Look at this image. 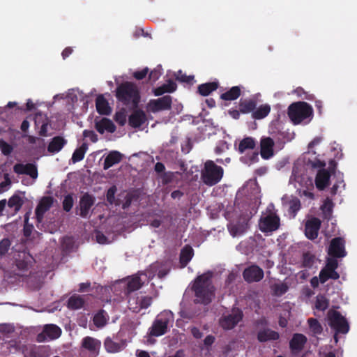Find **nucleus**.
<instances>
[{
    "instance_id": "47",
    "label": "nucleus",
    "mask_w": 357,
    "mask_h": 357,
    "mask_svg": "<svg viewBox=\"0 0 357 357\" xmlns=\"http://www.w3.org/2000/svg\"><path fill=\"white\" fill-rule=\"evenodd\" d=\"M127 114L124 109H122L115 114L114 119L116 123L121 126H123L126 122Z\"/></svg>"
},
{
    "instance_id": "32",
    "label": "nucleus",
    "mask_w": 357,
    "mask_h": 357,
    "mask_svg": "<svg viewBox=\"0 0 357 357\" xmlns=\"http://www.w3.org/2000/svg\"><path fill=\"white\" fill-rule=\"evenodd\" d=\"M271 112V106L268 104L260 105L252 113L253 118L261 119L265 118Z\"/></svg>"
},
{
    "instance_id": "59",
    "label": "nucleus",
    "mask_w": 357,
    "mask_h": 357,
    "mask_svg": "<svg viewBox=\"0 0 357 357\" xmlns=\"http://www.w3.org/2000/svg\"><path fill=\"white\" fill-rule=\"evenodd\" d=\"M321 142V137L314 138L308 145L309 151L316 145L319 144Z\"/></svg>"
},
{
    "instance_id": "62",
    "label": "nucleus",
    "mask_w": 357,
    "mask_h": 357,
    "mask_svg": "<svg viewBox=\"0 0 357 357\" xmlns=\"http://www.w3.org/2000/svg\"><path fill=\"white\" fill-rule=\"evenodd\" d=\"M155 169L157 172H162L165 170V166L160 162L156 163Z\"/></svg>"
},
{
    "instance_id": "5",
    "label": "nucleus",
    "mask_w": 357,
    "mask_h": 357,
    "mask_svg": "<svg viewBox=\"0 0 357 357\" xmlns=\"http://www.w3.org/2000/svg\"><path fill=\"white\" fill-rule=\"evenodd\" d=\"M312 114L311 107L303 102L293 103L288 109L289 116L295 124L300 123L304 119L310 117Z\"/></svg>"
},
{
    "instance_id": "8",
    "label": "nucleus",
    "mask_w": 357,
    "mask_h": 357,
    "mask_svg": "<svg viewBox=\"0 0 357 357\" xmlns=\"http://www.w3.org/2000/svg\"><path fill=\"white\" fill-rule=\"evenodd\" d=\"M243 313L239 309H233L231 312L224 315L220 319V325L225 330H230L241 321Z\"/></svg>"
},
{
    "instance_id": "21",
    "label": "nucleus",
    "mask_w": 357,
    "mask_h": 357,
    "mask_svg": "<svg viewBox=\"0 0 357 357\" xmlns=\"http://www.w3.org/2000/svg\"><path fill=\"white\" fill-rule=\"evenodd\" d=\"M330 174L326 169L319 170L315 178L316 187L320 190H324L329 185Z\"/></svg>"
},
{
    "instance_id": "24",
    "label": "nucleus",
    "mask_w": 357,
    "mask_h": 357,
    "mask_svg": "<svg viewBox=\"0 0 357 357\" xmlns=\"http://www.w3.org/2000/svg\"><path fill=\"white\" fill-rule=\"evenodd\" d=\"M146 121V116L143 111L137 110L134 112L129 118V124L134 128L142 126Z\"/></svg>"
},
{
    "instance_id": "38",
    "label": "nucleus",
    "mask_w": 357,
    "mask_h": 357,
    "mask_svg": "<svg viewBox=\"0 0 357 357\" xmlns=\"http://www.w3.org/2000/svg\"><path fill=\"white\" fill-rule=\"evenodd\" d=\"M241 94V89L238 86H234L229 91L222 93L221 98L226 100H234L237 99Z\"/></svg>"
},
{
    "instance_id": "45",
    "label": "nucleus",
    "mask_w": 357,
    "mask_h": 357,
    "mask_svg": "<svg viewBox=\"0 0 357 357\" xmlns=\"http://www.w3.org/2000/svg\"><path fill=\"white\" fill-rule=\"evenodd\" d=\"M86 149L84 146L77 149L73 154L72 160L73 163L82 160L85 154Z\"/></svg>"
},
{
    "instance_id": "42",
    "label": "nucleus",
    "mask_w": 357,
    "mask_h": 357,
    "mask_svg": "<svg viewBox=\"0 0 357 357\" xmlns=\"http://www.w3.org/2000/svg\"><path fill=\"white\" fill-rule=\"evenodd\" d=\"M255 108V102L251 100H245L241 102L240 110L243 113H249Z\"/></svg>"
},
{
    "instance_id": "16",
    "label": "nucleus",
    "mask_w": 357,
    "mask_h": 357,
    "mask_svg": "<svg viewBox=\"0 0 357 357\" xmlns=\"http://www.w3.org/2000/svg\"><path fill=\"white\" fill-rule=\"evenodd\" d=\"M243 277L248 282H257L263 278L264 272L259 267L252 266L244 271Z\"/></svg>"
},
{
    "instance_id": "29",
    "label": "nucleus",
    "mask_w": 357,
    "mask_h": 357,
    "mask_svg": "<svg viewBox=\"0 0 357 357\" xmlns=\"http://www.w3.org/2000/svg\"><path fill=\"white\" fill-rule=\"evenodd\" d=\"M247 228L248 222L246 221H243V222L237 224H230L228 227L230 234L234 237L244 233L246 231Z\"/></svg>"
},
{
    "instance_id": "51",
    "label": "nucleus",
    "mask_w": 357,
    "mask_h": 357,
    "mask_svg": "<svg viewBox=\"0 0 357 357\" xmlns=\"http://www.w3.org/2000/svg\"><path fill=\"white\" fill-rule=\"evenodd\" d=\"M10 247V241L8 239H3L0 243V255H4Z\"/></svg>"
},
{
    "instance_id": "1",
    "label": "nucleus",
    "mask_w": 357,
    "mask_h": 357,
    "mask_svg": "<svg viewBox=\"0 0 357 357\" xmlns=\"http://www.w3.org/2000/svg\"><path fill=\"white\" fill-rule=\"evenodd\" d=\"M211 274L208 273L199 276L195 280L193 289L197 302L208 303L214 297V288L211 284Z\"/></svg>"
},
{
    "instance_id": "55",
    "label": "nucleus",
    "mask_w": 357,
    "mask_h": 357,
    "mask_svg": "<svg viewBox=\"0 0 357 357\" xmlns=\"http://www.w3.org/2000/svg\"><path fill=\"white\" fill-rule=\"evenodd\" d=\"M148 73V69L144 68L141 71H137L134 73V77L137 79H143Z\"/></svg>"
},
{
    "instance_id": "63",
    "label": "nucleus",
    "mask_w": 357,
    "mask_h": 357,
    "mask_svg": "<svg viewBox=\"0 0 357 357\" xmlns=\"http://www.w3.org/2000/svg\"><path fill=\"white\" fill-rule=\"evenodd\" d=\"M72 52H73V50L70 47L66 48L62 52L63 57L64 59L66 58L72 53Z\"/></svg>"
},
{
    "instance_id": "43",
    "label": "nucleus",
    "mask_w": 357,
    "mask_h": 357,
    "mask_svg": "<svg viewBox=\"0 0 357 357\" xmlns=\"http://www.w3.org/2000/svg\"><path fill=\"white\" fill-rule=\"evenodd\" d=\"M22 199L18 195L11 197L8 202V206L13 208L15 211H18L22 204Z\"/></svg>"
},
{
    "instance_id": "31",
    "label": "nucleus",
    "mask_w": 357,
    "mask_h": 357,
    "mask_svg": "<svg viewBox=\"0 0 357 357\" xmlns=\"http://www.w3.org/2000/svg\"><path fill=\"white\" fill-rule=\"evenodd\" d=\"M66 144V141L61 137L53 138L48 146V151L52 153L59 152Z\"/></svg>"
},
{
    "instance_id": "56",
    "label": "nucleus",
    "mask_w": 357,
    "mask_h": 357,
    "mask_svg": "<svg viewBox=\"0 0 357 357\" xmlns=\"http://www.w3.org/2000/svg\"><path fill=\"white\" fill-rule=\"evenodd\" d=\"M176 79L181 82H190V80L193 79V77H187L186 75H183L182 73L180 71L178 73V75H176Z\"/></svg>"
},
{
    "instance_id": "35",
    "label": "nucleus",
    "mask_w": 357,
    "mask_h": 357,
    "mask_svg": "<svg viewBox=\"0 0 357 357\" xmlns=\"http://www.w3.org/2000/svg\"><path fill=\"white\" fill-rule=\"evenodd\" d=\"M176 84L172 82L169 81L167 84H164L162 86L158 87L154 90V94L155 96H160L163 94L164 93H171L176 90Z\"/></svg>"
},
{
    "instance_id": "40",
    "label": "nucleus",
    "mask_w": 357,
    "mask_h": 357,
    "mask_svg": "<svg viewBox=\"0 0 357 357\" xmlns=\"http://www.w3.org/2000/svg\"><path fill=\"white\" fill-rule=\"evenodd\" d=\"M108 320V316L104 311L97 313L93 317V323L98 328L103 327Z\"/></svg>"
},
{
    "instance_id": "12",
    "label": "nucleus",
    "mask_w": 357,
    "mask_h": 357,
    "mask_svg": "<svg viewBox=\"0 0 357 357\" xmlns=\"http://www.w3.org/2000/svg\"><path fill=\"white\" fill-rule=\"evenodd\" d=\"M328 253L336 257H343L346 255L344 241L342 238H335L331 242Z\"/></svg>"
},
{
    "instance_id": "30",
    "label": "nucleus",
    "mask_w": 357,
    "mask_h": 357,
    "mask_svg": "<svg viewBox=\"0 0 357 357\" xmlns=\"http://www.w3.org/2000/svg\"><path fill=\"white\" fill-rule=\"evenodd\" d=\"M35 124L37 127L40 126V135L45 136L47 130L48 121L45 115L37 114L35 116Z\"/></svg>"
},
{
    "instance_id": "6",
    "label": "nucleus",
    "mask_w": 357,
    "mask_h": 357,
    "mask_svg": "<svg viewBox=\"0 0 357 357\" xmlns=\"http://www.w3.org/2000/svg\"><path fill=\"white\" fill-rule=\"evenodd\" d=\"M328 317L329 325L334 328L336 333H347L349 331V325L347 321L339 312L330 310Z\"/></svg>"
},
{
    "instance_id": "39",
    "label": "nucleus",
    "mask_w": 357,
    "mask_h": 357,
    "mask_svg": "<svg viewBox=\"0 0 357 357\" xmlns=\"http://www.w3.org/2000/svg\"><path fill=\"white\" fill-rule=\"evenodd\" d=\"M84 305V300L80 296H72L68 302V307L73 310L81 308Z\"/></svg>"
},
{
    "instance_id": "22",
    "label": "nucleus",
    "mask_w": 357,
    "mask_h": 357,
    "mask_svg": "<svg viewBox=\"0 0 357 357\" xmlns=\"http://www.w3.org/2000/svg\"><path fill=\"white\" fill-rule=\"evenodd\" d=\"M96 128L100 133H104L105 132H114L116 130V127L113 122L106 118H102L96 123Z\"/></svg>"
},
{
    "instance_id": "61",
    "label": "nucleus",
    "mask_w": 357,
    "mask_h": 357,
    "mask_svg": "<svg viewBox=\"0 0 357 357\" xmlns=\"http://www.w3.org/2000/svg\"><path fill=\"white\" fill-rule=\"evenodd\" d=\"M214 337L211 335H208L207 336L205 339H204V344L206 346H209V345H211L213 342H214Z\"/></svg>"
},
{
    "instance_id": "2",
    "label": "nucleus",
    "mask_w": 357,
    "mask_h": 357,
    "mask_svg": "<svg viewBox=\"0 0 357 357\" xmlns=\"http://www.w3.org/2000/svg\"><path fill=\"white\" fill-rule=\"evenodd\" d=\"M173 314L170 311H164L156 317L152 326L149 328L147 342L153 344L152 337H158L164 335L167 331L169 326L173 322Z\"/></svg>"
},
{
    "instance_id": "15",
    "label": "nucleus",
    "mask_w": 357,
    "mask_h": 357,
    "mask_svg": "<svg viewBox=\"0 0 357 357\" xmlns=\"http://www.w3.org/2000/svg\"><path fill=\"white\" fill-rule=\"evenodd\" d=\"M151 303V298L149 296H139L129 301V307L135 312H139L142 309L148 307Z\"/></svg>"
},
{
    "instance_id": "60",
    "label": "nucleus",
    "mask_w": 357,
    "mask_h": 357,
    "mask_svg": "<svg viewBox=\"0 0 357 357\" xmlns=\"http://www.w3.org/2000/svg\"><path fill=\"white\" fill-rule=\"evenodd\" d=\"M191 331H192V333L193 336L195 338H200L202 336V333L197 328H192Z\"/></svg>"
},
{
    "instance_id": "48",
    "label": "nucleus",
    "mask_w": 357,
    "mask_h": 357,
    "mask_svg": "<svg viewBox=\"0 0 357 357\" xmlns=\"http://www.w3.org/2000/svg\"><path fill=\"white\" fill-rule=\"evenodd\" d=\"M333 207V204L332 201L327 198L321 206V210L323 211L324 215L326 218H329V215L331 213L332 209Z\"/></svg>"
},
{
    "instance_id": "9",
    "label": "nucleus",
    "mask_w": 357,
    "mask_h": 357,
    "mask_svg": "<svg viewBox=\"0 0 357 357\" xmlns=\"http://www.w3.org/2000/svg\"><path fill=\"white\" fill-rule=\"evenodd\" d=\"M171 105L172 98L169 96H165L158 99L151 100L146 105V110L155 113L162 110L169 109Z\"/></svg>"
},
{
    "instance_id": "58",
    "label": "nucleus",
    "mask_w": 357,
    "mask_h": 357,
    "mask_svg": "<svg viewBox=\"0 0 357 357\" xmlns=\"http://www.w3.org/2000/svg\"><path fill=\"white\" fill-rule=\"evenodd\" d=\"M227 145L225 142H221L218 146L215 147V152L217 153H220L221 152L224 151L225 150L227 149Z\"/></svg>"
},
{
    "instance_id": "11",
    "label": "nucleus",
    "mask_w": 357,
    "mask_h": 357,
    "mask_svg": "<svg viewBox=\"0 0 357 357\" xmlns=\"http://www.w3.org/2000/svg\"><path fill=\"white\" fill-rule=\"evenodd\" d=\"M61 333V330L54 324H47L45 326L43 333L37 337L38 342L52 340L58 338Z\"/></svg>"
},
{
    "instance_id": "13",
    "label": "nucleus",
    "mask_w": 357,
    "mask_h": 357,
    "mask_svg": "<svg viewBox=\"0 0 357 357\" xmlns=\"http://www.w3.org/2000/svg\"><path fill=\"white\" fill-rule=\"evenodd\" d=\"M14 171L15 173L19 174H25L29 175L33 181H34L38 177V171L36 166L31 163L27 164H16L14 166ZM33 182H31L33 183Z\"/></svg>"
},
{
    "instance_id": "46",
    "label": "nucleus",
    "mask_w": 357,
    "mask_h": 357,
    "mask_svg": "<svg viewBox=\"0 0 357 357\" xmlns=\"http://www.w3.org/2000/svg\"><path fill=\"white\" fill-rule=\"evenodd\" d=\"M328 306V300L323 296H318L317 297L315 307L319 310H324Z\"/></svg>"
},
{
    "instance_id": "26",
    "label": "nucleus",
    "mask_w": 357,
    "mask_h": 357,
    "mask_svg": "<svg viewBox=\"0 0 357 357\" xmlns=\"http://www.w3.org/2000/svg\"><path fill=\"white\" fill-rule=\"evenodd\" d=\"M279 338V334L268 328H264L258 332V340L260 342H266L268 340H275Z\"/></svg>"
},
{
    "instance_id": "23",
    "label": "nucleus",
    "mask_w": 357,
    "mask_h": 357,
    "mask_svg": "<svg viewBox=\"0 0 357 357\" xmlns=\"http://www.w3.org/2000/svg\"><path fill=\"white\" fill-rule=\"evenodd\" d=\"M94 203V199L92 196L86 194L80 200V215L85 218L89 213V209Z\"/></svg>"
},
{
    "instance_id": "28",
    "label": "nucleus",
    "mask_w": 357,
    "mask_h": 357,
    "mask_svg": "<svg viewBox=\"0 0 357 357\" xmlns=\"http://www.w3.org/2000/svg\"><path fill=\"white\" fill-rule=\"evenodd\" d=\"M306 342V337L302 334H295L291 342L290 347L293 351H300Z\"/></svg>"
},
{
    "instance_id": "10",
    "label": "nucleus",
    "mask_w": 357,
    "mask_h": 357,
    "mask_svg": "<svg viewBox=\"0 0 357 357\" xmlns=\"http://www.w3.org/2000/svg\"><path fill=\"white\" fill-rule=\"evenodd\" d=\"M337 267V261L333 258H328L326 266L319 274V280L321 283L325 282L329 278L337 279L339 274L335 271Z\"/></svg>"
},
{
    "instance_id": "14",
    "label": "nucleus",
    "mask_w": 357,
    "mask_h": 357,
    "mask_svg": "<svg viewBox=\"0 0 357 357\" xmlns=\"http://www.w3.org/2000/svg\"><path fill=\"white\" fill-rule=\"evenodd\" d=\"M274 142L268 137H263L260 142V153L264 159H269L274 155Z\"/></svg>"
},
{
    "instance_id": "17",
    "label": "nucleus",
    "mask_w": 357,
    "mask_h": 357,
    "mask_svg": "<svg viewBox=\"0 0 357 357\" xmlns=\"http://www.w3.org/2000/svg\"><path fill=\"white\" fill-rule=\"evenodd\" d=\"M321 222L318 218H313L307 220L305 223V233L307 238L314 239L318 236V231L320 227Z\"/></svg>"
},
{
    "instance_id": "33",
    "label": "nucleus",
    "mask_w": 357,
    "mask_h": 357,
    "mask_svg": "<svg viewBox=\"0 0 357 357\" xmlns=\"http://www.w3.org/2000/svg\"><path fill=\"white\" fill-rule=\"evenodd\" d=\"M193 254V249L190 246L186 245L182 249L180 261L183 266H185L191 260Z\"/></svg>"
},
{
    "instance_id": "36",
    "label": "nucleus",
    "mask_w": 357,
    "mask_h": 357,
    "mask_svg": "<svg viewBox=\"0 0 357 357\" xmlns=\"http://www.w3.org/2000/svg\"><path fill=\"white\" fill-rule=\"evenodd\" d=\"M105 347L108 352L114 353L123 349V348L124 347V344L116 343L113 342L111 339L107 338L105 342Z\"/></svg>"
},
{
    "instance_id": "49",
    "label": "nucleus",
    "mask_w": 357,
    "mask_h": 357,
    "mask_svg": "<svg viewBox=\"0 0 357 357\" xmlns=\"http://www.w3.org/2000/svg\"><path fill=\"white\" fill-rule=\"evenodd\" d=\"M300 209V202L297 199H292L289 202V211L292 213V216H295V213Z\"/></svg>"
},
{
    "instance_id": "54",
    "label": "nucleus",
    "mask_w": 357,
    "mask_h": 357,
    "mask_svg": "<svg viewBox=\"0 0 357 357\" xmlns=\"http://www.w3.org/2000/svg\"><path fill=\"white\" fill-rule=\"evenodd\" d=\"M96 237L97 242L100 244H106L110 242L107 239L106 236L104 234H101L100 232H98L96 234Z\"/></svg>"
},
{
    "instance_id": "27",
    "label": "nucleus",
    "mask_w": 357,
    "mask_h": 357,
    "mask_svg": "<svg viewBox=\"0 0 357 357\" xmlns=\"http://www.w3.org/2000/svg\"><path fill=\"white\" fill-rule=\"evenodd\" d=\"M122 158V155L118 151H112L105 158L104 169H107L115 164L119 163Z\"/></svg>"
},
{
    "instance_id": "37",
    "label": "nucleus",
    "mask_w": 357,
    "mask_h": 357,
    "mask_svg": "<svg viewBox=\"0 0 357 357\" xmlns=\"http://www.w3.org/2000/svg\"><path fill=\"white\" fill-rule=\"evenodd\" d=\"M217 87L218 84L215 82L206 83L201 84L198 88V91L202 96H206L215 91Z\"/></svg>"
},
{
    "instance_id": "18",
    "label": "nucleus",
    "mask_w": 357,
    "mask_h": 357,
    "mask_svg": "<svg viewBox=\"0 0 357 357\" xmlns=\"http://www.w3.org/2000/svg\"><path fill=\"white\" fill-rule=\"evenodd\" d=\"M146 274L140 273L139 275H133L128 278L126 280L127 289L129 291H135L141 287L142 284L145 282Z\"/></svg>"
},
{
    "instance_id": "3",
    "label": "nucleus",
    "mask_w": 357,
    "mask_h": 357,
    "mask_svg": "<svg viewBox=\"0 0 357 357\" xmlns=\"http://www.w3.org/2000/svg\"><path fill=\"white\" fill-rule=\"evenodd\" d=\"M116 96L119 100L127 105L132 104L135 106L139 100L138 89L130 82L121 84L116 89Z\"/></svg>"
},
{
    "instance_id": "41",
    "label": "nucleus",
    "mask_w": 357,
    "mask_h": 357,
    "mask_svg": "<svg viewBox=\"0 0 357 357\" xmlns=\"http://www.w3.org/2000/svg\"><path fill=\"white\" fill-rule=\"evenodd\" d=\"M271 289L275 296H281L288 290V286L284 282H277L272 285Z\"/></svg>"
},
{
    "instance_id": "64",
    "label": "nucleus",
    "mask_w": 357,
    "mask_h": 357,
    "mask_svg": "<svg viewBox=\"0 0 357 357\" xmlns=\"http://www.w3.org/2000/svg\"><path fill=\"white\" fill-rule=\"evenodd\" d=\"M137 357H150L149 353L145 351H137Z\"/></svg>"
},
{
    "instance_id": "20",
    "label": "nucleus",
    "mask_w": 357,
    "mask_h": 357,
    "mask_svg": "<svg viewBox=\"0 0 357 357\" xmlns=\"http://www.w3.org/2000/svg\"><path fill=\"white\" fill-rule=\"evenodd\" d=\"M82 345L84 349L96 355L100 350L101 342L93 337H86L82 340Z\"/></svg>"
},
{
    "instance_id": "52",
    "label": "nucleus",
    "mask_w": 357,
    "mask_h": 357,
    "mask_svg": "<svg viewBox=\"0 0 357 357\" xmlns=\"http://www.w3.org/2000/svg\"><path fill=\"white\" fill-rule=\"evenodd\" d=\"M116 191V187L113 186L110 188L107 193V199L110 204L114 203V195Z\"/></svg>"
},
{
    "instance_id": "4",
    "label": "nucleus",
    "mask_w": 357,
    "mask_h": 357,
    "mask_svg": "<svg viewBox=\"0 0 357 357\" xmlns=\"http://www.w3.org/2000/svg\"><path fill=\"white\" fill-rule=\"evenodd\" d=\"M223 176V169L216 165L213 161L208 160L204 164V168L202 171V179L208 185H213L218 183Z\"/></svg>"
},
{
    "instance_id": "57",
    "label": "nucleus",
    "mask_w": 357,
    "mask_h": 357,
    "mask_svg": "<svg viewBox=\"0 0 357 357\" xmlns=\"http://www.w3.org/2000/svg\"><path fill=\"white\" fill-rule=\"evenodd\" d=\"M10 180L9 179L8 176H6L5 177V181L1 183V188L2 191L6 190L9 186L10 185Z\"/></svg>"
},
{
    "instance_id": "50",
    "label": "nucleus",
    "mask_w": 357,
    "mask_h": 357,
    "mask_svg": "<svg viewBox=\"0 0 357 357\" xmlns=\"http://www.w3.org/2000/svg\"><path fill=\"white\" fill-rule=\"evenodd\" d=\"M73 198L71 195H67L64 197L63 206L65 211H69L73 206Z\"/></svg>"
},
{
    "instance_id": "44",
    "label": "nucleus",
    "mask_w": 357,
    "mask_h": 357,
    "mask_svg": "<svg viewBox=\"0 0 357 357\" xmlns=\"http://www.w3.org/2000/svg\"><path fill=\"white\" fill-rule=\"evenodd\" d=\"M308 324L310 326V329L313 334L317 335L321 333L322 327L317 319L312 318L309 319Z\"/></svg>"
},
{
    "instance_id": "7",
    "label": "nucleus",
    "mask_w": 357,
    "mask_h": 357,
    "mask_svg": "<svg viewBox=\"0 0 357 357\" xmlns=\"http://www.w3.org/2000/svg\"><path fill=\"white\" fill-rule=\"evenodd\" d=\"M280 226L279 218L273 213L264 214L259 222V227L262 232H272L277 230Z\"/></svg>"
},
{
    "instance_id": "25",
    "label": "nucleus",
    "mask_w": 357,
    "mask_h": 357,
    "mask_svg": "<svg viewBox=\"0 0 357 357\" xmlns=\"http://www.w3.org/2000/svg\"><path fill=\"white\" fill-rule=\"evenodd\" d=\"M96 105V109L100 114L107 115L112 112V109L109 106L107 100L102 95H100L97 97Z\"/></svg>"
},
{
    "instance_id": "53",
    "label": "nucleus",
    "mask_w": 357,
    "mask_h": 357,
    "mask_svg": "<svg viewBox=\"0 0 357 357\" xmlns=\"http://www.w3.org/2000/svg\"><path fill=\"white\" fill-rule=\"evenodd\" d=\"M0 149L5 155L9 154L12 150L11 146L3 140H0Z\"/></svg>"
},
{
    "instance_id": "19",
    "label": "nucleus",
    "mask_w": 357,
    "mask_h": 357,
    "mask_svg": "<svg viewBox=\"0 0 357 357\" xmlns=\"http://www.w3.org/2000/svg\"><path fill=\"white\" fill-rule=\"evenodd\" d=\"M52 202L51 197H46L41 199L36 209V215L39 222L42 220L44 213L50 209Z\"/></svg>"
},
{
    "instance_id": "34",
    "label": "nucleus",
    "mask_w": 357,
    "mask_h": 357,
    "mask_svg": "<svg viewBox=\"0 0 357 357\" xmlns=\"http://www.w3.org/2000/svg\"><path fill=\"white\" fill-rule=\"evenodd\" d=\"M256 142L252 137H245L241 140L238 145V151L243 153L247 150H251L255 148Z\"/></svg>"
}]
</instances>
